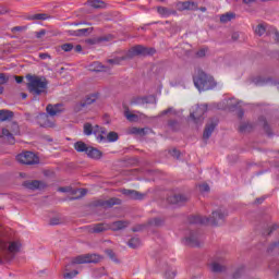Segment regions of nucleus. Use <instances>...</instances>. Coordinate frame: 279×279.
I'll use <instances>...</instances> for the list:
<instances>
[{"instance_id":"nucleus-1","label":"nucleus","mask_w":279,"mask_h":279,"mask_svg":"<svg viewBox=\"0 0 279 279\" xmlns=\"http://www.w3.org/2000/svg\"><path fill=\"white\" fill-rule=\"evenodd\" d=\"M226 217H228V210L223 207H219L211 213L209 218L205 216H194L190 221L191 223H210V226H221L223 221H226Z\"/></svg>"},{"instance_id":"nucleus-2","label":"nucleus","mask_w":279,"mask_h":279,"mask_svg":"<svg viewBox=\"0 0 279 279\" xmlns=\"http://www.w3.org/2000/svg\"><path fill=\"white\" fill-rule=\"evenodd\" d=\"M27 89L31 95L38 97V95H46L48 82L47 78L37 75L27 74Z\"/></svg>"},{"instance_id":"nucleus-3","label":"nucleus","mask_w":279,"mask_h":279,"mask_svg":"<svg viewBox=\"0 0 279 279\" xmlns=\"http://www.w3.org/2000/svg\"><path fill=\"white\" fill-rule=\"evenodd\" d=\"M194 86L198 90H213L215 86H217V82H215V78L206 72L198 70L197 74L194 76Z\"/></svg>"},{"instance_id":"nucleus-4","label":"nucleus","mask_w":279,"mask_h":279,"mask_svg":"<svg viewBox=\"0 0 279 279\" xmlns=\"http://www.w3.org/2000/svg\"><path fill=\"white\" fill-rule=\"evenodd\" d=\"M19 134H21V129L16 122H12L7 128L2 129V138H5L11 145H14V136H19Z\"/></svg>"},{"instance_id":"nucleus-5","label":"nucleus","mask_w":279,"mask_h":279,"mask_svg":"<svg viewBox=\"0 0 279 279\" xmlns=\"http://www.w3.org/2000/svg\"><path fill=\"white\" fill-rule=\"evenodd\" d=\"M101 256L97 254H85L73 257L70 265H86L88 263H99Z\"/></svg>"},{"instance_id":"nucleus-6","label":"nucleus","mask_w":279,"mask_h":279,"mask_svg":"<svg viewBox=\"0 0 279 279\" xmlns=\"http://www.w3.org/2000/svg\"><path fill=\"white\" fill-rule=\"evenodd\" d=\"M204 114H206V106H196L191 110L190 119L195 125H199L204 123Z\"/></svg>"},{"instance_id":"nucleus-7","label":"nucleus","mask_w":279,"mask_h":279,"mask_svg":"<svg viewBox=\"0 0 279 279\" xmlns=\"http://www.w3.org/2000/svg\"><path fill=\"white\" fill-rule=\"evenodd\" d=\"M156 49L147 48L145 46H135L131 48L126 54V58H134L135 56H154Z\"/></svg>"},{"instance_id":"nucleus-8","label":"nucleus","mask_w":279,"mask_h":279,"mask_svg":"<svg viewBox=\"0 0 279 279\" xmlns=\"http://www.w3.org/2000/svg\"><path fill=\"white\" fill-rule=\"evenodd\" d=\"M16 160L21 162V165H38V162H40L38 156L32 151H24L17 155Z\"/></svg>"},{"instance_id":"nucleus-9","label":"nucleus","mask_w":279,"mask_h":279,"mask_svg":"<svg viewBox=\"0 0 279 279\" xmlns=\"http://www.w3.org/2000/svg\"><path fill=\"white\" fill-rule=\"evenodd\" d=\"M36 123L40 128H56V121L52 118H49L47 113H40L36 117Z\"/></svg>"},{"instance_id":"nucleus-10","label":"nucleus","mask_w":279,"mask_h":279,"mask_svg":"<svg viewBox=\"0 0 279 279\" xmlns=\"http://www.w3.org/2000/svg\"><path fill=\"white\" fill-rule=\"evenodd\" d=\"M132 106H138V105H156V96L149 95L144 97H134L131 101Z\"/></svg>"},{"instance_id":"nucleus-11","label":"nucleus","mask_w":279,"mask_h":279,"mask_svg":"<svg viewBox=\"0 0 279 279\" xmlns=\"http://www.w3.org/2000/svg\"><path fill=\"white\" fill-rule=\"evenodd\" d=\"M120 193L128 197V199H145L147 197V193H141L135 190H121Z\"/></svg>"},{"instance_id":"nucleus-12","label":"nucleus","mask_w":279,"mask_h":279,"mask_svg":"<svg viewBox=\"0 0 279 279\" xmlns=\"http://www.w3.org/2000/svg\"><path fill=\"white\" fill-rule=\"evenodd\" d=\"M175 9L179 12H184V10L195 11L198 10L197 3L193 1H179L175 3Z\"/></svg>"},{"instance_id":"nucleus-13","label":"nucleus","mask_w":279,"mask_h":279,"mask_svg":"<svg viewBox=\"0 0 279 279\" xmlns=\"http://www.w3.org/2000/svg\"><path fill=\"white\" fill-rule=\"evenodd\" d=\"M185 245H189L190 247L199 246V234L195 231H190L185 236Z\"/></svg>"},{"instance_id":"nucleus-14","label":"nucleus","mask_w":279,"mask_h":279,"mask_svg":"<svg viewBox=\"0 0 279 279\" xmlns=\"http://www.w3.org/2000/svg\"><path fill=\"white\" fill-rule=\"evenodd\" d=\"M24 189H27L28 191H38L40 189H45V183L38 181V180H33V181H25L23 183Z\"/></svg>"},{"instance_id":"nucleus-15","label":"nucleus","mask_w":279,"mask_h":279,"mask_svg":"<svg viewBox=\"0 0 279 279\" xmlns=\"http://www.w3.org/2000/svg\"><path fill=\"white\" fill-rule=\"evenodd\" d=\"M130 226V221L128 220H118L109 223V230L112 232H119V230H125Z\"/></svg>"},{"instance_id":"nucleus-16","label":"nucleus","mask_w":279,"mask_h":279,"mask_svg":"<svg viewBox=\"0 0 279 279\" xmlns=\"http://www.w3.org/2000/svg\"><path fill=\"white\" fill-rule=\"evenodd\" d=\"M216 128H217L216 120H211L206 124L204 133H203L204 141H208V138H210V136H213V132H215Z\"/></svg>"},{"instance_id":"nucleus-17","label":"nucleus","mask_w":279,"mask_h":279,"mask_svg":"<svg viewBox=\"0 0 279 279\" xmlns=\"http://www.w3.org/2000/svg\"><path fill=\"white\" fill-rule=\"evenodd\" d=\"M94 134L96 136V140L98 143H106V134H108V131L105 128H101L99 125L94 126Z\"/></svg>"},{"instance_id":"nucleus-18","label":"nucleus","mask_w":279,"mask_h":279,"mask_svg":"<svg viewBox=\"0 0 279 279\" xmlns=\"http://www.w3.org/2000/svg\"><path fill=\"white\" fill-rule=\"evenodd\" d=\"M169 204H185L189 202V196L184 194H172L168 197Z\"/></svg>"},{"instance_id":"nucleus-19","label":"nucleus","mask_w":279,"mask_h":279,"mask_svg":"<svg viewBox=\"0 0 279 279\" xmlns=\"http://www.w3.org/2000/svg\"><path fill=\"white\" fill-rule=\"evenodd\" d=\"M210 270L214 271V274H221V271H226V266H223V259H215L209 265Z\"/></svg>"},{"instance_id":"nucleus-20","label":"nucleus","mask_w":279,"mask_h":279,"mask_svg":"<svg viewBox=\"0 0 279 279\" xmlns=\"http://www.w3.org/2000/svg\"><path fill=\"white\" fill-rule=\"evenodd\" d=\"M149 132H151V130L148 128L138 129L136 126H131L126 130L128 134H134L135 136H145L146 134H149Z\"/></svg>"},{"instance_id":"nucleus-21","label":"nucleus","mask_w":279,"mask_h":279,"mask_svg":"<svg viewBox=\"0 0 279 279\" xmlns=\"http://www.w3.org/2000/svg\"><path fill=\"white\" fill-rule=\"evenodd\" d=\"M64 107L60 106H47L46 112L49 114V117H60L62 112H64Z\"/></svg>"},{"instance_id":"nucleus-22","label":"nucleus","mask_w":279,"mask_h":279,"mask_svg":"<svg viewBox=\"0 0 279 279\" xmlns=\"http://www.w3.org/2000/svg\"><path fill=\"white\" fill-rule=\"evenodd\" d=\"M122 201L117 197L109 198L107 201H102L100 203V206H104V208H112V206H121Z\"/></svg>"},{"instance_id":"nucleus-23","label":"nucleus","mask_w":279,"mask_h":279,"mask_svg":"<svg viewBox=\"0 0 279 279\" xmlns=\"http://www.w3.org/2000/svg\"><path fill=\"white\" fill-rule=\"evenodd\" d=\"M97 99H99V94H89L84 97L81 106H92V104H97Z\"/></svg>"},{"instance_id":"nucleus-24","label":"nucleus","mask_w":279,"mask_h":279,"mask_svg":"<svg viewBox=\"0 0 279 279\" xmlns=\"http://www.w3.org/2000/svg\"><path fill=\"white\" fill-rule=\"evenodd\" d=\"M110 230V225L109 223H97L94 225L92 228V231L95 232L96 234H99L101 232H106Z\"/></svg>"},{"instance_id":"nucleus-25","label":"nucleus","mask_w":279,"mask_h":279,"mask_svg":"<svg viewBox=\"0 0 279 279\" xmlns=\"http://www.w3.org/2000/svg\"><path fill=\"white\" fill-rule=\"evenodd\" d=\"M240 104L243 102L235 97L226 96L222 100V106H240Z\"/></svg>"},{"instance_id":"nucleus-26","label":"nucleus","mask_w":279,"mask_h":279,"mask_svg":"<svg viewBox=\"0 0 279 279\" xmlns=\"http://www.w3.org/2000/svg\"><path fill=\"white\" fill-rule=\"evenodd\" d=\"M86 155L88 158H94L95 160H99V158H101V153L99 149L90 146L87 148Z\"/></svg>"},{"instance_id":"nucleus-27","label":"nucleus","mask_w":279,"mask_h":279,"mask_svg":"<svg viewBox=\"0 0 279 279\" xmlns=\"http://www.w3.org/2000/svg\"><path fill=\"white\" fill-rule=\"evenodd\" d=\"M71 264H68L64 268V271H63V278L64 279H73L75 278V276H77V274H80L77 270H73L71 271Z\"/></svg>"},{"instance_id":"nucleus-28","label":"nucleus","mask_w":279,"mask_h":279,"mask_svg":"<svg viewBox=\"0 0 279 279\" xmlns=\"http://www.w3.org/2000/svg\"><path fill=\"white\" fill-rule=\"evenodd\" d=\"M28 21H47V19H51V15L47 13H36L28 15Z\"/></svg>"},{"instance_id":"nucleus-29","label":"nucleus","mask_w":279,"mask_h":279,"mask_svg":"<svg viewBox=\"0 0 279 279\" xmlns=\"http://www.w3.org/2000/svg\"><path fill=\"white\" fill-rule=\"evenodd\" d=\"M92 32L93 28H81L77 31H70V36H88Z\"/></svg>"},{"instance_id":"nucleus-30","label":"nucleus","mask_w":279,"mask_h":279,"mask_svg":"<svg viewBox=\"0 0 279 279\" xmlns=\"http://www.w3.org/2000/svg\"><path fill=\"white\" fill-rule=\"evenodd\" d=\"M124 117L128 119V121H131V122L138 121V116L130 111L129 108H125Z\"/></svg>"},{"instance_id":"nucleus-31","label":"nucleus","mask_w":279,"mask_h":279,"mask_svg":"<svg viewBox=\"0 0 279 279\" xmlns=\"http://www.w3.org/2000/svg\"><path fill=\"white\" fill-rule=\"evenodd\" d=\"M10 82V76L5 73H0V95H3V84Z\"/></svg>"},{"instance_id":"nucleus-32","label":"nucleus","mask_w":279,"mask_h":279,"mask_svg":"<svg viewBox=\"0 0 279 279\" xmlns=\"http://www.w3.org/2000/svg\"><path fill=\"white\" fill-rule=\"evenodd\" d=\"M14 117V113L10 110H0V121H8L9 119H12Z\"/></svg>"},{"instance_id":"nucleus-33","label":"nucleus","mask_w":279,"mask_h":279,"mask_svg":"<svg viewBox=\"0 0 279 279\" xmlns=\"http://www.w3.org/2000/svg\"><path fill=\"white\" fill-rule=\"evenodd\" d=\"M87 5H89L90 8H95L96 10H99L104 8L105 4L101 0H88Z\"/></svg>"},{"instance_id":"nucleus-34","label":"nucleus","mask_w":279,"mask_h":279,"mask_svg":"<svg viewBox=\"0 0 279 279\" xmlns=\"http://www.w3.org/2000/svg\"><path fill=\"white\" fill-rule=\"evenodd\" d=\"M83 132L85 136H90V134H95V126H93V124L87 122L83 126Z\"/></svg>"},{"instance_id":"nucleus-35","label":"nucleus","mask_w":279,"mask_h":279,"mask_svg":"<svg viewBox=\"0 0 279 279\" xmlns=\"http://www.w3.org/2000/svg\"><path fill=\"white\" fill-rule=\"evenodd\" d=\"M86 193H88V191L86 189L74 190V191H72V195H76V197H74L72 199H82V197H84L86 195Z\"/></svg>"},{"instance_id":"nucleus-36","label":"nucleus","mask_w":279,"mask_h":279,"mask_svg":"<svg viewBox=\"0 0 279 279\" xmlns=\"http://www.w3.org/2000/svg\"><path fill=\"white\" fill-rule=\"evenodd\" d=\"M88 147L89 146H87L86 143H84V142H76L74 144V149H76L80 153L85 151V154H86Z\"/></svg>"},{"instance_id":"nucleus-37","label":"nucleus","mask_w":279,"mask_h":279,"mask_svg":"<svg viewBox=\"0 0 279 279\" xmlns=\"http://www.w3.org/2000/svg\"><path fill=\"white\" fill-rule=\"evenodd\" d=\"M230 112H234L235 116H238V119H243L244 111L239 106H233L230 108Z\"/></svg>"},{"instance_id":"nucleus-38","label":"nucleus","mask_w":279,"mask_h":279,"mask_svg":"<svg viewBox=\"0 0 279 279\" xmlns=\"http://www.w3.org/2000/svg\"><path fill=\"white\" fill-rule=\"evenodd\" d=\"M108 143H116V141H119V134L114 131H111L106 136Z\"/></svg>"},{"instance_id":"nucleus-39","label":"nucleus","mask_w":279,"mask_h":279,"mask_svg":"<svg viewBox=\"0 0 279 279\" xmlns=\"http://www.w3.org/2000/svg\"><path fill=\"white\" fill-rule=\"evenodd\" d=\"M236 15L234 13H226L220 16L221 23H230Z\"/></svg>"},{"instance_id":"nucleus-40","label":"nucleus","mask_w":279,"mask_h":279,"mask_svg":"<svg viewBox=\"0 0 279 279\" xmlns=\"http://www.w3.org/2000/svg\"><path fill=\"white\" fill-rule=\"evenodd\" d=\"M93 71H96V72L108 71V66L101 64L100 62H94Z\"/></svg>"},{"instance_id":"nucleus-41","label":"nucleus","mask_w":279,"mask_h":279,"mask_svg":"<svg viewBox=\"0 0 279 279\" xmlns=\"http://www.w3.org/2000/svg\"><path fill=\"white\" fill-rule=\"evenodd\" d=\"M129 247L136 250V247L141 246V240L138 238H133L128 243Z\"/></svg>"},{"instance_id":"nucleus-42","label":"nucleus","mask_w":279,"mask_h":279,"mask_svg":"<svg viewBox=\"0 0 279 279\" xmlns=\"http://www.w3.org/2000/svg\"><path fill=\"white\" fill-rule=\"evenodd\" d=\"M21 250V244L20 243H16V242H12L10 245H9V252L11 254H16V252H19Z\"/></svg>"},{"instance_id":"nucleus-43","label":"nucleus","mask_w":279,"mask_h":279,"mask_svg":"<svg viewBox=\"0 0 279 279\" xmlns=\"http://www.w3.org/2000/svg\"><path fill=\"white\" fill-rule=\"evenodd\" d=\"M158 14H160L161 16H170L171 11H169V9L165 8V7H159L157 8Z\"/></svg>"},{"instance_id":"nucleus-44","label":"nucleus","mask_w":279,"mask_h":279,"mask_svg":"<svg viewBox=\"0 0 279 279\" xmlns=\"http://www.w3.org/2000/svg\"><path fill=\"white\" fill-rule=\"evenodd\" d=\"M148 223H149V226L158 227V226H162L163 220H162V218H153L148 221Z\"/></svg>"},{"instance_id":"nucleus-45","label":"nucleus","mask_w":279,"mask_h":279,"mask_svg":"<svg viewBox=\"0 0 279 279\" xmlns=\"http://www.w3.org/2000/svg\"><path fill=\"white\" fill-rule=\"evenodd\" d=\"M60 47L62 51H65V52L73 51V49H75V46L73 44H63Z\"/></svg>"},{"instance_id":"nucleus-46","label":"nucleus","mask_w":279,"mask_h":279,"mask_svg":"<svg viewBox=\"0 0 279 279\" xmlns=\"http://www.w3.org/2000/svg\"><path fill=\"white\" fill-rule=\"evenodd\" d=\"M265 32H266V29L263 24L257 25L255 28V34H257V36H263V34H265Z\"/></svg>"},{"instance_id":"nucleus-47","label":"nucleus","mask_w":279,"mask_h":279,"mask_svg":"<svg viewBox=\"0 0 279 279\" xmlns=\"http://www.w3.org/2000/svg\"><path fill=\"white\" fill-rule=\"evenodd\" d=\"M206 53H208V48H201V49L196 52V57H197V58H206Z\"/></svg>"},{"instance_id":"nucleus-48","label":"nucleus","mask_w":279,"mask_h":279,"mask_svg":"<svg viewBox=\"0 0 279 279\" xmlns=\"http://www.w3.org/2000/svg\"><path fill=\"white\" fill-rule=\"evenodd\" d=\"M165 278H166V279H173V278H175V270H173V269H168V270L165 272Z\"/></svg>"},{"instance_id":"nucleus-49","label":"nucleus","mask_w":279,"mask_h":279,"mask_svg":"<svg viewBox=\"0 0 279 279\" xmlns=\"http://www.w3.org/2000/svg\"><path fill=\"white\" fill-rule=\"evenodd\" d=\"M123 60H125V57L109 59L107 62H108V64H121V61H123Z\"/></svg>"},{"instance_id":"nucleus-50","label":"nucleus","mask_w":279,"mask_h":279,"mask_svg":"<svg viewBox=\"0 0 279 279\" xmlns=\"http://www.w3.org/2000/svg\"><path fill=\"white\" fill-rule=\"evenodd\" d=\"M106 40H110V36H105V37H99V38H96L94 39L92 43L93 45L97 44V43H104Z\"/></svg>"},{"instance_id":"nucleus-51","label":"nucleus","mask_w":279,"mask_h":279,"mask_svg":"<svg viewBox=\"0 0 279 279\" xmlns=\"http://www.w3.org/2000/svg\"><path fill=\"white\" fill-rule=\"evenodd\" d=\"M199 191L202 193H208V191H210V186H208V184H206V183H203L199 185Z\"/></svg>"},{"instance_id":"nucleus-52","label":"nucleus","mask_w":279,"mask_h":279,"mask_svg":"<svg viewBox=\"0 0 279 279\" xmlns=\"http://www.w3.org/2000/svg\"><path fill=\"white\" fill-rule=\"evenodd\" d=\"M170 156H172V158H180V150L173 148L171 150H169Z\"/></svg>"},{"instance_id":"nucleus-53","label":"nucleus","mask_w":279,"mask_h":279,"mask_svg":"<svg viewBox=\"0 0 279 279\" xmlns=\"http://www.w3.org/2000/svg\"><path fill=\"white\" fill-rule=\"evenodd\" d=\"M61 223L60 218H51L50 219V226H59Z\"/></svg>"},{"instance_id":"nucleus-54","label":"nucleus","mask_w":279,"mask_h":279,"mask_svg":"<svg viewBox=\"0 0 279 279\" xmlns=\"http://www.w3.org/2000/svg\"><path fill=\"white\" fill-rule=\"evenodd\" d=\"M169 126L172 128V130H178V121L171 120Z\"/></svg>"},{"instance_id":"nucleus-55","label":"nucleus","mask_w":279,"mask_h":279,"mask_svg":"<svg viewBox=\"0 0 279 279\" xmlns=\"http://www.w3.org/2000/svg\"><path fill=\"white\" fill-rule=\"evenodd\" d=\"M73 191L71 187H59L60 193H71Z\"/></svg>"},{"instance_id":"nucleus-56","label":"nucleus","mask_w":279,"mask_h":279,"mask_svg":"<svg viewBox=\"0 0 279 279\" xmlns=\"http://www.w3.org/2000/svg\"><path fill=\"white\" fill-rule=\"evenodd\" d=\"M45 34H47V32L45 29H41L36 33V38H43V36H45Z\"/></svg>"},{"instance_id":"nucleus-57","label":"nucleus","mask_w":279,"mask_h":279,"mask_svg":"<svg viewBox=\"0 0 279 279\" xmlns=\"http://www.w3.org/2000/svg\"><path fill=\"white\" fill-rule=\"evenodd\" d=\"M40 60H47V58L51 59V56L49 53H39Z\"/></svg>"},{"instance_id":"nucleus-58","label":"nucleus","mask_w":279,"mask_h":279,"mask_svg":"<svg viewBox=\"0 0 279 279\" xmlns=\"http://www.w3.org/2000/svg\"><path fill=\"white\" fill-rule=\"evenodd\" d=\"M256 1L258 0H242V3H244V5H252V3H256Z\"/></svg>"},{"instance_id":"nucleus-59","label":"nucleus","mask_w":279,"mask_h":279,"mask_svg":"<svg viewBox=\"0 0 279 279\" xmlns=\"http://www.w3.org/2000/svg\"><path fill=\"white\" fill-rule=\"evenodd\" d=\"M74 51H75L76 53H82V45H76V46L74 47Z\"/></svg>"},{"instance_id":"nucleus-60","label":"nucleus","mask_w":279,"mask_h":279,"mask_svg":"<svg viewBox=\"0 0 279 279\" xmlns=\"http://www.w3.org/2000/svg\"><path fill=\"white\" fill-rule=\"evenodd\" d=\"M16 84H23V76H15Z\"/></svg>"},{"instance_id":"nucleus-61","label":"nucleus","mask_w":279,"mask_h":279,"mask_svg":"<svg viewBox=\"0 0 279 279\" xmlns=\"http://www.w3.org/2000/svg\"><path fill=\"white\" fill-rule=\"evenodd\" d=\"M107 254L112 260H114V253L112 251H107Z\"/></svg>"},{"instance_id":"nucleus-62","label":"nucleus","mask_w":279,"mask_h":279,"mask_svg":"<svg viewBox=\"0 0 279 279\" xmlns=\"http://www.w3.org/2000/svg\"><path fill=\"white\" fill-rule=\"evenodd\" d=\"M23 31V26H15L12 28V32H22Z\"/></svg>"},{"instance_id":"nucleus-63","label":"nucleus","mask_w":279,"mask_h":279,"mask_svg":"<svg viewBox=\"0 0 279 279\" xmlns=\"http://www.w3.org/2000/svg\"><path fill=\"white\" fill-rule=\"evenodd\" d=\"M247 131V124H242L240 126V132H246Z\"/></svg>"},{"instance_id":"nucleus-64","label":"nucleus","mask_w":279,"mask_h":279,"mask_svg":"<svg viewBox=\"0 0 279 279\" xmlns=\"http://www.w3.org/2000/svg\"><path fill=\"white\" fill-rule=\"evenodd\" d=\"M275 40H277V43H279V33L275 32V34L272 35Z\"/></svg>"}]
</instances>
